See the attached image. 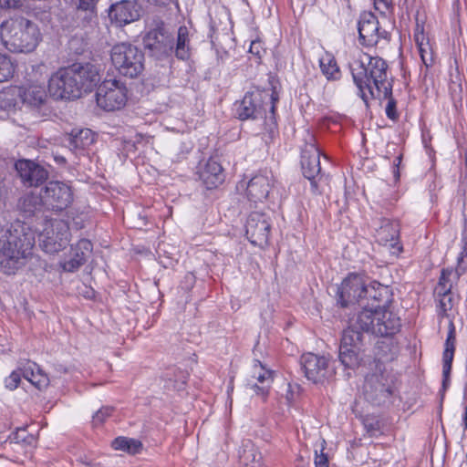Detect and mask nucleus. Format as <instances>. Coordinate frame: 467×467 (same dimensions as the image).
Instances as JSON below:
<instances>
[{
    "mask_svg": "<svg viewBox=\"0 0 467 467\" xmlns=\"http://www.w3.org/2000/svg\"><path fill=\"white\" fill-rule=\"evenodd\" d=\"M352 77L367 105L369 98H386L392 93L388 65L381 57L364 55L359 65L352 68Z\"/></svg>",
    "mask_w": 467,
    "mask_h": 467,
    "instance_id": "1",
    "label": "nucleus"
},
{
    "mask_svg": "<svg viewBox=\"0 0 467 467\" xmlns=\"http://www.w3.org/2000/svg\"><path fill=\"white\" fill-rule=\"evenodd\" d=\"M0 38L11 52L30 53L36 48L42 36L36 23L18 16L2 22Z\"/></svg>",
    "mask_w": 467,
    "mask_h": 467,
    "instance_id": "2",
    "label": "nucleus"
},
{
    "mask_svg": "<svg viewBox=\"0 0 467 467\" xmlns=\"http://www.w3.org/2000/svg\"><path fill=\"white\" fill-rule=\"evenodd\" d=\"M0 248V269L5 275H13L22 267L34 246L30 234L15 229L5 235Z\"/></svg>",
    "mask_w": 467,
    "mask_h": 467,
    "instance_id": "3",
    "label": "nucleus"
},
{
    "mask_svg": "<svg viewBox=\"0 0 467 467\" xmlns=\"http://www.w3.org/2000/svg\"><path fill=\"white\" fill-rule=\"evenodd\" d=\"M364 305V310L358 312L355 318V326H358L363 333H371L378 337H391L400 329V318L389 307L381 309H368Z\"/></svg>",
    "mask_w": 467,
    "mask_h": 467,
    "instance_id": "4",
    "label": "nucleus"
},
{
    "mask_svg": "<svg viewBox=\"0 0 467 467\" xmlns=\"http://www.w3.org/2000/svg\"><path fill=\"white\" fill-rule=\"evenodd\" d=\"M110 59L122 76L134 78L144 69V54L130 43H119L112 47Z\"/></svg>",
    "mask_w": 467,
    "mask_h": 467,
    "instance_id": "5",
    "label": "nucleus"
},
{
    "mask_svg": "<svg viewBox=\"0 0 467 467\" xmlns=\"http://www.w3.org/2000/svg\"><path fill=\"white\" fill-rule=\"evenodd\" d=\"M364 333L353 319L343 331L339 347V360L348 368H358L363 359Z\"/></svg>",
    "mask_w": 467,
    "mask_h": 467,
    "instance_id": "6",
    "label": "nucleus"
},
{
    "mask_svg": "<svg viewBox=\"0 0 467 467\" xmlns=\"http://www.w3.org/2000/svg\"><path fill=\"white\" fill-rule=\"evenodd\" d=\"M69 242L67 223L60 219L47 220L39 234V244L47 254H57L66 248Z\"/></svg>",
    "mask_w": 467,
    "mask_h": 467,
    "instance_id": "7",
    "label": "nucleus"
},
{
    "mask_svg": "<svg viewBox=\"0 0 467 467\" xmlns=\"http://www.w3.org/2000/svg\"><path fill=\"white\" fill-rule=\"evenodd\" d=\"M96 100L101 109L113 111L120 109L127 102V88L117 79H106L98 88Z\"/></svg>",
    "mask_w": 467,
    "mask_h": 467,
    "instance_id": "8",
    "label": "nucleus"
},
{
    "mask_svg": "<svg viewBox=\"0 0 467 467\" xmlns=\"http://www.w3.org/2000/svg\"><path fill=\"white\" fill-rule=\"evenodd\" d=\"M69 67L59 68L48 80V92L55 99L73 100L80 98L76 79Z\"/></svg>",
    "mask_w": 467,
    "mask_h": 467,
    "instance_id": "9",
    "label": "nucleus"
},
{
    "mask_svg": "<svg viewBox=\"0 0 467 467\" xmlns=\"http://www.w3.org/2000/svg\"><path fill=\"white\" fill-rule=\"evenodd\" d=\"M42 192V202L48 209L62 211L73 201L71 188L61 182H49Z\"/></svg>",
    "mask_w": 467,
    "mask_h": 467,
    "instance_id": "10",
    "label": "nucleus"
},
{
    "mask_svg": "<svg viewBox=\"0 0 467 467\" xmlns=\"http://www.w3.org/2000/svg\"><path fill=\"white\" fill-rule=\"evenodd\" d=\"M367 284L363 277L351 274L346 277L337 288L338 301L342 306L358 304L362 308Z\"/></svg>",
    "mask_w": 467,
    "mask_h": 467,
    "instance_id": "11",
    "label": "nucleus"
},
{
    "mask_svg": "<svg viewBox=\"0 0 467 467\" xmlns=\"http://www.w3.org/2000/svg\"><path fill=\"white\" fill-rule=\"evenodd\" d=\"M269 216L259 212H253L249 214L245 234L252 244L264 247L268 244L271 223Z\"/></svg>",
    "mask_w": 467,
    "mask_h": 467,
    "instance_id": "12",
    "label": "nucleus"
},
{
    "mask_svg": "<svg viewBox=\"0 0 467 467\" xmlns=\"http://www.w3.org/2000/svg\"><path fill=\"white\" fill-rule=\"evenodd\" d=\"M363 394L365 399L374 405L385 403L391 395L386 375L382 372L368 374L364 381Z\"/></svg>",
    "mask_w": 467,
    "mask_h": 467,
    "instance_id": "13",
    "label": "nucleus"
},
{
    "mask_svg": "<svg viewBox=\"0 0 467 467\" xmlns=\"http://www.w3.org/2000/svg\"><path fill=\"white\" fill-rule=\"evenodd\" d=\"M73 78L76 79L80 97L91 92L100 81L99 67L87 63H74L69 66Z\"/></svg>",
    "mask_w": 467,
    "mask_h": 467,
    "instance_id": "14",
    "label": "nucleus"
},
{
    "mask_svg": "<svg viewBox=\"0 0 467 467\" xmlns=\"http://www.w3.org/2000/svg\"><path fill=\"white\" fill-rule=\"evenodd\" d=\"M301 168L305 178L310 181L313 192H318V181L322 179L320 151L314 143H308L302 150Z\"/></svg>",
    "mask_w": 467,
    "mask_h": 467,
    "instance_id": "15",
    "label": "nucleus"
},
{
    "mask_svg": "<svg viewBox=\"0 0 467 467\" xmlns=\"http://www.w3.org/2000/svg\"><path fill=\"white\" fill-rule=\"evenodd\" d=\"M301 366L307 379L322 383L333 375L329 360L324 356L306 353L301 357Z\"/></svg>",
    "mask_w": 467,
    "mask_h": 467,
    "instance_id": "16",
    "label": "nucleus"
},
{
    "mask_svg": "<svg viewBox=\"0 0 467 467\" xmlns=\"http://www.w3.org/2000/svg\"><path fill=\"white\" fill-rule=\"evenodd\" d=\"M275 182L271 171L262 170L254 174L246 184V196L252 202H264Z\"/></svg>",
    "mask_w": 467,
    "mask_h": 467,
    "instance_id": "17",
    "label": "nucleus"
},
{
    "mask_svg": "<svg viewBox=\"0 0 467 467\" xmlns=\"http://www.w3.org/2000/svg\"><path fill=\"white\" fill-rule=\"evenodd\" d=\"M391 302L392 293L389 287L373 281L367 285L361 310H364V305H368V309H381L389 307Z\"/></svg>",
    "mask_w": 467,
    "mask_h": 467,
    "instance_id": "18",
    "label": "nucleus"
},
{
    "mask_svg": "<svg viewBox=\"0 0 467 467\" xmlns=\"http://www.w3.org/2000/svg\"><path fill=\"white\" fill-rule=\"evenodd\" d=\"M109 16L119 26H123L138 20L140 9L134 0H121L110 5Z\"/></svg>",
    "mask_w": 467,
    "mask_h": 467,
    "instance_id": "19",
    "label": "nucleus"
},
{
    "mask_svg": "<svg viewBox=\"0 0 467 467\" xmlns=\"http://www.w3.org/2000/svg\"><path fill=\"white\" fill-rule=\"evenodd\" d=\"M144 46L154 56H168L173 50V38L162 27L149 31L143 38Z\"/></svg>",
    "mask_w": 467,
    "mask_h": 467,
    "instance_id": "20",
    "label": "nucleus"
},
{
    "mask_svg": "<svg viewBox=\"0 0 467 467\" xmlns=\"http://www.w3.org/2000/svg\"><path fill=\"white\" fill-rule=\"evenodd\" d=\"M16 169L25 185L32 187L43 183L48 176L47 171L39 164L20 160L16 163Z\"/></svg>",
    "mask_w": 467,
    "mask_h": 467,
    "instance_id": "21",
    "label": "nucleus"
},
{
    "mask_svg": "<svg viewBox=\"0 0 467 467\" xmlns=\"http://www.w3.org/2000/svg\"><path fill=\"white\" fill-rule=\"evenodd\" d=\"M262 100L263 94L259 91L247 92L237 105L238 118L242 120L262 118L264 115Z\"/></svg>",
    "mask_w": 467,
    "mask_h": 467,
    "instance_id": "22",
    "label": "nucleus"
},
{
    "mask_svg": "<svg viewBox=\"0 0 467 467\" xmlns=\"http://www.w3.org/2000/svg\"><path fill=\"white\" fill-rule=\"evenodd\" d=\"M358 29L361 43L368 47L377 45L379 39L386 34V31L379 32V21L372 14H367L361 17Z\"/></svg>",
    "mask_w": 467,
    "mask_h": 467,
    "instance_id": "23",
    "label": "nucleus"
},
{
    "mask_svg": "<svg viewBox=\"0 0 467 467\" xmlns=\"http://www.w3.org/2000/svg\"><path fill=\"white\" fill-rule=\"evenodd\" d=\"M199 177L207 189L216 188L224 181L223 167L213 159L207 161L199 171Z\"/></svg>",
    "mask_w": 467,
    "mask_h": 467,
    "instance_id": "24",
    "label": "nucleus"
},
{
    "mask_svg": "<svg viewBox=\"0 0 467 467\" xmlns=\"http://www.w3.org/2000/svg\"><path fill=\"white\" fill-rule=\"evenodd\" d=\"M455 350V327L452 321H450L449 331L445 341V348L443 351V367H442V388L447 389L450 381V374Z\"/></svg>",
    "mask_w": 467,
    "mask_h": 467,
    "instance_id": "25",
    "label": "nucleus"
},
{
    "mask_svg": "<svg viewBox=\"0 0 467 467\" xmlns=\"http://www.w3.org/2000/svg\"><path fill=\"white\" fill-rule=\"evenodd\" d=\"M21 102L30 108L41 107L47 99V92L43 86L31 84L16 89Z\"/></svg>",
    "mask_w": 467,
    "mask_h": 467,
    "instance_id": "26",
    "label": "nucleus"
},
{
    "mask_svg": "<svg viewBox=\"0 0 467 467\" xmlns=\"http://www.w3.org/2000/svg\"><path fill=\"white\" fill-rule=\"evenodd\" d=\"M252 378L255 379L260 385L249 382L248 386H250L251 389H253L257 395H261L263 397L267 396L270 386L273 382V372L266 369L259 360H254Z\"/></svg>",
    "mask_w": 467,
    "mask_h": 467,
    "instance_id": "27",
    "label": "nucleus"
},
{
    "mask_svg": "<svg viewBox=\"0 0 467 467\" xmlns=\"http://www.w3.org/2000/svg\"><path fill=\"white\" fill-rule=\"evenodd\" d=\"M66 141L70 150L76 154L87 150L95 141V134L89 129L72 130Z\"/></svg>",
    "mask_w": 467,
    "mask_h": 467,
    "instance_id": "28",
    "label": "nucleus"
},
{
    "mask_svg": "<svg viewBox=\"0 0 467 467\" xmlns=\"http://www.w3.org/2000/svg\"><path fill=\"white\" fill-rule=\"evenodd\" d=\"M191 32L186 26H181L177 30L176 38H173V50L175 57L181 60L190 58L192 54Z\"/></svg>",
    "mask_w": 467,
    "mask_h": 467,
    "instance_id": "29",
    "label": "nucleus"
},
{
    "mask_svg": "<svg viewBox=\"0 0 467 467\" xmlns=\"http://www.w3.org/2000/svg\"><path fill=\"white\" fill-rule=\"evenodd\" d=\"M77 26L89 33L99 24L97 6L76 5Z\"/></svg>",
    "mask_w": 467,
    "mask_h": 467,
    "instance_id": "30",
    "label": "nucleus"
},
{
    "mask_svg": "<svg viewBox=\"0 0 467 467\" xmlns=\"http://www.w3.org/2000/svg\"><path fill=\"white\" fill-rule=\"evenodd\" d=\"M239 459L240 462L245 467H260L263 462L261 451L250 441L243 443L239 451Z\"/></svg>",
    "mask_w": 467,
    "mask_h": 467,
    "instance_id": "31",
    "label": "nucleus"
},
{
    "mask_svg": "<svg viewBox=\"0 0 467 467\" xmlns=\"http://www.w3.org/2000/svg\"><path fill=\"white\" fill-rule=\"evenodd\" d=\"M398 235V224L389 222H386V223L381 225V227L378 230L379 238L385 244L389 243L390 247L394 250L393 254H399L402 251V246L400 245L397 242Z\"/></svg>",
    "mask_w": 467,
    "mask_h": 467,
    "instance_id": "32",
    "label": "nucleus"
},
{
    "mask_svg": "<svg viewBox=\"0 0 467 467\" xmlns=\"http://www.w3.org/2000/svg\"><path fill=\"white\" fill-rule=\"evenodd\" d=\"M459 279L451 268L442 269L434 294L451 292L454 283Z\"/></svg>",
    "mask_w": 467,
    "mask_h": 467,
    "instance_id": "33",
    "label": "nucleus"
},
{
    "mask_svg": "<svg viewBox=\"0 0 467 467\" xmlns=\"http://www.w3.org/2000/svg\"><path fill=\"white\" fill-rule=\"evenodd\" d=\"M111 445L115 450L123 451L130 454H137L142 449V443L139 440L126 437L116 438Z\"/></svg>",
    "mask_w": 467,
    "mask_h": 467,
    "instance_id": "34",
    "label": "nucleus"
},
{
    "mask_svg": "<svg viewBox=\"0 0 467 467\" xmlns=\"http://www.w3.org/2000/svg\"><path fill=\"white\" fill-rule=\"evenodd\" d=\"M320 68L326 78L330 80H335L339 78V68L337 65L336 59L330 55L326 54L319 59Z\"/></svg>",
    "mask_w": 467,
    "mask_h": 467,
    "instance_id": "35",
    "label": "nucleus"
},
{
    "mask_svg": "<svg viewBox=\"0 0 467 467\" xmlns=\"http://www.w3.org/2000/svg\"><path fill=\"white\" fill-rule=\"evenodd\" d=\"M18 93L15 88H9L0 93V109L10 112L16 110L18 105Z\"/></svg>",
    "mask_w": 467,
    "mask_h": 467,
    "instance_id": "36",
    "label": "nucleus"
},
{
    "mask_svg": "<svg viewBox=\"0 0 467 467\" xmlns=\"http://www.w3.org/2000/svg\"><path fill=\"white\" fill-rule=\"evenodd\" d=\"M438 301V316L441 317H448V312L451 311L455 304V299L451 292L444 294H435Z\"/></svg>",
    "mask_w": 467,
    "mask_h": 467,
    "instance_id": "37",
    "label": "nucleus"
},
{
    "mask_svg": "<svg viewBox=\"0 0 467 467\" xmlns=\"http://www.w3.org/2000/svg\"><path fill=\"white\" fill-rule=\"evenodd\" d=\"M92 252V244L88 239L79 240L75 245L71 246V255H78L86 262L88 255Z\"/></svg>",
    "mask_w": 467,
    "mask_h": 467,
    "instance_id": "38",
    "label": "nucleus"
},
{
    "mask_svg": "<svg viewBox=\"0 0 467 467\" xmlns=\"http://www.w3.org/2000/svg\"><path fill=\"white\" fill-rule=\"evenodd\" d=\"M14 74V65L10 57L0 52V82L8 80Z\"/></svg>",
    "mask_w": 467,
    "mask_h": 467,
    "instance_id": "39",
    "label": "nucleus"
},
{
    "mask_svg": "<svg viewBox=\"0 0 467 467\" xmlns=\"http://www.w3.org/2000/svg\"><path fill=\"white\" fill-rule=\"evenodd\" d=\"M463 246L457 259V266L455 274L461 276L467 272V233L464 232L462 236Z\"/></svg>",
    "mask_w": 467,
    "mask_h": 467,
    "instance_id": "40",
    "label": "nucleus"
},
{
    "mask_svg": "<svg viewBox=\"0 0 467 467\" xmlns=\"http://www.w3.org/2000/svg\"><path fill=\"white\" fill-rule=\"evenodd\" d=\"M44 205L42 202V192L39 195L30 194L24 200V207L26 212L34 213L40 211L41 206Z\"/></svg>",
    "mask_w": 467,
    "mask_h": 467,
    "instance_id": "41",
    "label": "nucleus"
},
{
    "mask_svg": "<svg viewBox=\"0 0 467 467\" xmlns=\"http://www.w3.org/2000/svg\"><path fill=\"white\" fill-rule=\"evenodd\" d=\"M18 369L21 372L22 376L26 379L30 381L31 379L35 377V375L36 374V371L40 370V368L36 363L26 360L24 363L20 364Z\"/></svg>",
    "mask_w": 467,
    "mask_h": 467,
    "instance_id": "42",
    "label": "nucleus"
},
{
    "mask_svg": "<svg viewBox=\"0 0 467 467\" xmlns=\"http://www.w3.org/2000/svg\"><path fill=\"white\" fill-rule=\"evenodd\" d=\"M374 99H379V100H382V99H388V102H387V105H386V109H385V112H386V115L389 119H392V120H397L399 119V114H398V111H397V102L396 100L393 99L392 97V94L386 97V98H373Z\"/></svg>",
    "mask_w": 467,
    "mask_h": 467,
    "instance_id": "43",
    "label": "nucleus"
},
{
    "mask_svg": "<svg viewBox=\"0 0 467 467\" xmlns=\"http://www.w3.org/2000/svg\"><path fill=\"white\" fill-rule=\"evenodd\" d=\"M113 411L112 407H102L92 417V424L94 427L101 425L105 420L111 415Z\"/></svg>",
    "mask_w": 467,
    "mask_h": 467,
    "instance_id": "44",
    "label": "nucleus"
},
{
    "mask_svg": "<svg viewBox=\"0 0 467 467\" xmlns=\"http://www.w3.org/2000/svg\"><path fill=\"white\" fill-rule=\"evenodd\" d=\"M78 257L79 256L78 254L70 255L68 260H65L63 263H61L63 270L67 272H74L78 270L82 265L85 264V262L82 261V258Z\"/></svg>",
    "mask_w": 467,
    "mask_h": 467,
    "instance_id": "45",
    "label": "nucleus"
},
{
    "mask_svg": "<svg viewBox=\"0 0 467 467\" xmlns=\"http://www.w3.org/2000/svg\"><path fill=\"white\" fill-rule=\"evenodd\" d=\"M22 374L19 369L13 371L5 380V387L10 389H16L20 383Z\"/></svg>",
    "mask_w": 467,
    "mask_h": 467,
    "instance_id": "46",
    "label": "nucleus"
},
{
    "mask_svg": "<svg viewBox=\"0 0 467 467\" xmlns=\"http://www.w3.org/2000/svg\"><path fill=\"white\" fill-rule=\"evenodd\" d=\"M418 48L423 64L427 67H431L433 62V57L429 44H427L426 46L418 47Z\"/></svg>",
    "mask_w": 467,
    "mask_h": 467,
    "instance_id": "47",
    "label": "nucleus"
},
{
    "mask_svg": "<svg viewBox=\"0 0 467 467\" xmlns=\"http://www.w3.org/2000/svg\"><path fill=\"white\" fill-rule=\"evenodd\" d=\"M418 48L423 64L427 67H431L433 62V57L429 44H427L426 46L418 47Z\"/></svg>",
    "mask_w": 467,
    "mask_h": 467,
    "instance_id": "48",
    "label": "nucleus"
},
{
    "mask_svg": "<svg viewBox=\"0 0 467 467\" xmlns=\"http://www.w3.org/2000/svg\"><path fill=\"white\" fill-rule=\"evenodd\" d=\"M325 445H326V441L323 440L322 444H321L320 453L318 454L317 451H316V453H315L316 454V456H315L316 467H328V458H327V455L326 453H324Z\"/></svg>",
    "mask_w": 467,
    "mask_h": 467,
    "instance_id": "49",
    "label": "nucleus"
},
{
    "mask_svg": "<svg viewBox=\"0 0 467 467\" xmlns=\"http://www.w3.org/2000/svg\"><path fill=\"white\" fill-rule=\"evenodd\" d=\"M29 382H31L36 388L42 389L43 387L48 385V378L47 377V375L43 374L42 370L40 369L36 371V374L35 375V377L31 379Z\"/></svg>",
    "mask_w": 467,
    "mask_h": 467,
    "instance_id": "50",
    "label": "nucleus"
},
{
    "mask_svg": "<svg viewBox=\"0 0 467 467\" xmlns=\"http://www.w3.org/2000/svg\"><path fill=\"white\" fill-rule=\"evenodd\" d=\"M249 51L259 58L262 57L263 53L265 52L260 40L252 41Z\"/></svg>",
    "mask_w": 467,
    "mask_h": 467,
    "instance_id": "51",
    "label": "nucleus"
},
{
    "mask_svg": "<svg viewBox=\"0 0 467 467\" xmlns=\"http://www.w3.org/2000/svg\"><path fill=\"white\" fill-rule=\"evenodd\" d=\"M414 39L418 47L426 46L429 44V41L426 38L422 29L420 31L417 29L414 35Z\"/></svg>",
    "mask_w": 467,
    "mask_h": 467,
    "instance_id": "52",
    "label": "nucleus"
},
{
    "mask_svg": "<svg viewBox=\"0 0 467 467\" xmlns=\"http://www.w3.org/2000/svg\"><path fill=\"white\" fill-rule=\"evenodd\" d=\"M18 4L19 0H0V6L3 8L16 7Z\"/></svg>",
    "mask_w": 467,
    "mask_h": 467,
    "instance_id": "53",
    "label": "nucleus"
},
{
    "mask_svg": "<svg viewBox=\"0 0 467 467\" xmlns=\"http://www.w3.org/2000/svg\"><path fill=\"white\" fill-rule=\"evenodd\" d=\"M13 440L16 442L26 441V430L25 429L17 430L16 432L14 433Z\"/></svg>",
    "mask_w": 467,
    "mask_h": 467,
    "instance_id": "54",
    "label": "nucleus"
},
{
    "mask_svg": "<svg viewBox=\"0 0 467 467\" xmlns=\"http://www.w3.org/2000/svg\"><path fill=\"white\" fill-rule=\"evenodd\" d=\"M76 5L97 6L99 0H74Z\"/></svg>",
    "mask_w": 467,
    "mask_h": 467,
    "instance_id": "55",
    "label": "nucleus"
},
{
    "mask_svg": "<svg viewBox=\"0 0 467 467\" xmlns=\"http://www.w3.org/2000/svg\"><path fill=\"white\" fill-rule=\"evenodd\" d=\"M270 100H271V106H270V111L271 113H275V102L278 100V96L275 92H272V94L270 95Z\"/></svg>",
    "mask_w": 467,
    "mask_h": 467,
    "instance_id": "56",
    "label": "nucleus"
},
{
    "mask_svg": "<svg viewBox=\"0 0 467 467\" xmlns=\"http://www.w3.org/2000/svg\"><path fill=\"white\" fill-rule=\"evenodd\" d=\"M401 159H402L401 155L398 156V157L395 159V161H394V165H395L397 168H399V166H400V162H401Z\"/></svg>",
    "mask_w": 467,
    "mask_h": 467,
    "instance_id": "57",
    "label": "nucleus"
},
{
    "mask_svg": "<svg viewBox=\"0 0 467 467\" xmlns=\"http://www.w3.org/2000/svg\"><path fill=\"white\" fill-rule=\"evenodd\" d=\"M377 355L379 356V359L389 360V359H391V358H392V356L389 358V357H388L387 355H385V354L380 355L379 353H378Z\"/></svg>",
    "mask_w": 467,
    "mask_h": 467,
    "instance_id": "58",
    "label": "nucleus"
},
{
    "mask_svg": "<svg viewBox=\"0 0 467 467\" xmlns=\"http://www.w3.org/2000/svg\"><path fill=\"white\" fill-rule=\"evenodd\" d=\"M384 344H385L384 341H379L378 342V348L380 349Z\"/></svg>",
    "mask_w": 467,
    "mask_h": 467,
    "instance_id": "59",
    "label": "nucleus"
},
{
    "mask_svg": "<svg viewBox=\"0 0 467 467\" xmlns=\"http://www.w3.org/2000/svg\"><path fill=\"white\" fill-rule=\"evenodd\" d=\"M394 172H395V175H396V176H399V171H398V170H397V171H395Z\"/></svg>",
    "mask_w": 467,
    "mask_h": 467,
    "instance_id": "60",
    "label": "nucleus"
}]
</instances>
